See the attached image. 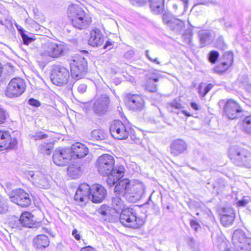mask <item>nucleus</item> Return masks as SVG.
<instances>
[{
	"instance_id": "f03ea898",
	"label": "nucleus",
	"mask_w": 251,
	"mask_h": 251,
	"mask_svg": "<svg viewBox=\"0 0 251 251\" xmlns=\"http://www.w3.org/2000/svg\"><path fill=\"white\" fill-rule=\"evenodd\" d=\"M67 14L72 25L78 29L87 28L92 22L91 18L86 14L82 8L78 5H70L68 8Z\"/></svg>"
},
{
	"instance_id": "f8f14e48",
	"label": "nucleus",
	"mask_w": 251,
	"mask_h": 251,
	"mask_svg": "<svg viewBox=\"0 0 251 251\" xmlns=\"http://www.w3.org/2000/svg\"><path fill=\"white\" fill-rule=\"evenodd\" d=\"M129 128V127L126 126L121 121L115 120L111 124L109 130L111 135L114 138L124 140L128 136Z\"/></svg>"
},
{
	"instance_id": "ea45409f",
	"label": "nucleus",
	"mask_w": 251,
	"mask_h": 251,
	"mask_svg": "<svg viewBox=\"0 0 251 251\" xmlns=\"http://www.w3.org/2000/svg\"><path fill=\"white\" fill-rule=\"evenodd\" d=\"M74 200L75 201H78L80 203H80V204H81L82 205L83 204H85L87 202L86 197H84V198L83 197L82 192H81V191H80V190L78 189V188H77V189L75 192V194L74 197Z\"/></svg>"
},
{
	"instance_id": "5701e85b",
	"label": "nucleus",
	"mask_w": 251,
	"mask_h": 251,
	"mask_svg": "<svg viewBox=\"0 0 251 251\" xmlns=\"http://www.w3.org/2000/svg\"><path fill=\"white\" fill-rule=\"evenodd\" d=\"M122 177V176L120 177L114 184L115 185L118 182V183L115 187L114 190L115 193L116 194L122 195L125 197L126 193V192L129 191V188L132 184L130 183L128 179L125 178L120 179Z\"/></svg>"
},
{
	"instance_id": "3c124183",
	"label": "nucleus",
	"mask_w": 251,
	"mask_h": 251,
	"mask_svg": "<svg viewBox=\"0 0 251 251\" xmlns=\"http://www.w3.org/2000/svg\"><path fill=\"white\" fill-rule=\"evenodd\" d=\"M229 242L226 240H223L222 241H221V249L223 248L224 249L222 251H231L229 250Z\"/></svg>"
},
{
	"instance_id": "774afa93",
	"label": "nucleus",
	"mask_w": 251,
	"mask_h": 251,
	"mask_svg": "<svg viewBox=\"0 0 251 251\" xmlns=\"http://www.w3.org/2000/svg\"><path fill=\"white\" fill-rule=\"evenodd\" d=\"M80 251H96V250L94 248L90 246H88L82 248Z\"/></svg>"
},
{
	"instance_id": "0e129e2a",
	"label": "nucleus",
	"mask_w": 251,
	"mask_h": 251,
	"mask_svg": "<svg viewBox=\"0 0 251 251\" xmlns=\"http://www.w3.org/2000/svg\"><path fill=\"white\" fill-rule=\"evenodd\" d=\"M248 203V201L246 199H242L237 202L238 205L240 206H245Z\"/></svg>"
},
{
	"instance_id": "de8ad7c7",
	"label": "nucleus",
	"mask_w": 251,
	"mask_h": 251,
	"mask_svg": "<svg viewBox=\"0 0 251 251\" xmlns=\"http://www.w3.org/2000/svg\"><path fill=\"white\" fill-rule=\"evenodd\" d=\"M219 52L217 51L212 50L209 54V60L212 63H215L219 57Z\"/></svg>"
},
{
	"instance_id": "4468645a",
	"label": "nucleus",
	"mask_w": 251,
	"mask_h": 251,
	"mask_svg": "<svg viewBox=\"0 0 251 251\" xmlns=\"http://www.w3.org/2000/svg\"><path fill=\"white\" fill-rule=\"evenodd\" d=\"M125 101L127 107L133 111H141L144 108V100L140 95L131 93L126 94Z\"/></svg>"
},
{
	"instance_id": "4d7b16f0",
	"label": "nucleus",
	"mask_w": 251,
	"mask_h": 251,
	"mask_svg": "<svg viewBox=\"0 0 251 251\" xmlns=\"http://www.w3.org/2000/svg\"><path fill=\"white\" fill-rule=\"evenodd\" d=\"M190 223L191 227L195 229V231H198L200 227L199 224L195 220H191Z\"/></svg>"
},
{
	"instance_id": "7c9ffc66",
	"label": "nucleus",
	"mask_w": 251,
	"mask_h": 251,
	"mask_svg": "<svg viewBox=\"0 0 251 251\" xmlns=\"http://www.w3.org/2000/svg\"><path fill=\"white\" fill-rule=\"evenodd\" d=\"M121 211L113 207H110L108 216L105 220L109 222L114 223L119 221Z\"/></svg>"
},
{
	"instance_id": "bb28decb",
	"label": "nucleus",
	"mask_w": 251,
	"mask_h": 251,
	"mask_svg": "<svg viewBox=\"0 0 251 251\" xmlns=\"http://www.w3.org/2000/svg\"><path fill=\"white\" fill-rule=\"evenodd\" d=\"M147 80L145 85V90L150 92L154 93L157 91V86L154 83L158 81V78L154 74L146 75Z\"/></svg>"
},
{
	"instance_id": "6e6552de",
	"label": "nucleus",
	"mask_w": 251,
	"mask_h": 251,
	"mask_svg": "<svg viewBox=\"0 0 251 251\" xmlns=\"http://www.w3.org/2000/svg\"><path fill=\"white\" fill-rule=\"evenodd\" d=\"M70 70L72 77L78 80L85 75L87 71V62L86 59L79 56L74 59L70 62Z\"/></svg>"
},
{
	"instance_id": "13d9d810",
	"label": "nucleus",
	"mask_w": 251,
	"mask_h": 251,
	"mask_svg": "<svg viewBox=\"0 0 251 251\" xmlns=\"http://www.w3.org/2000/svg\"><path fill=\"white\" fill-rule=\"evenodd\" d=\"M28 103L30 105L35 106V107H38L40 105V102L38 100H37L33 98H30L28 100Z\"/></svg>"
},
{
	"instance_id": "4be33fe9",
	"label": "nucleus",
	"mask_w": 251,
	"mask_h": 251,
	"mask_svg": "<svg viewBox=\"0 0 251 251\" xmlns=\"http://www.w3.org/2000/svg\"><path fill=\"white\" fill-rule=\"evenodd\" d=\"M104 42V36L100 30L98 28L92 30L88 40L89 45L94 47L101 46Z\"/></svg>"
},
{
	"instance_id": "412c9836",
	"label": "nucleus",
	"mask_w": 251,
	"mask_h": 251,
	"mask_svg": "<svg viewBox=\"0 0 251 251\" xmlns=\"http://www.w3.org/2000/svg\"><path fill=\"white\" fill-rule=\"evenodd\" d=\"M187 149L186 143L182 139L174 140L170 144V152L174 156H177L184 153Z\"/></svg>"
},
{
	"instance_id": "09e8293b",
	"label": "nucleus",
	"mask_w": 251,
	"mask_h": 251,
	"mask_svg": "<svg viewBox=\"0 0 251 251\" xmlns=\"http://www.w3.org/2000/svg\"><path fill=\"white\" fill-rule=\"evenodd\" d=\"M21 37L22 38L23 43L26 45H28L30 43L35 40V39L32 37H29L26 33L23 34L22 36H21Z\"/></svg>"
},
{
	"instance_id": "7ed1b4c3",
	"label": "nucleus",
	"mask_w": 251,
	"mask_h": 251,
	"mask_svg": "<svg viewBox=\"0 0 251 251\" xmlns=\"http://www.w3.org/2000/svg\"><path fill=\"white\" fill-rule=\"evenodd\" d=\"M227 153L230 159L236 165L251 168V153L248 150L233 145L229 148Z\"/></svg>"
},
{
	"instance_id": "a878e982",
	"label": "nucleus",
	"mask_w": 251,
	"mask_h": 251,
	"mask_svg": "<svg viewBox=\"0 0 251 251\" xmlns=\"http://www.w3.org/2000/svg\"><path fill=\"white\" fill-rule=\"evenodd\" d=\"M233 61V55L232 52L227 51L221 58V74L226 71L232 65Z\"/></svg>"
},
{
	"instance_id": "9d476101",
	"label": "nucleus",
	"mask_w": 251,
	"mask_h": 251,
	"mask_svg": "<svg viewBox=\"0 0 251 251\" xmlns=\"http://www.w3.org/2000/svg\"><path fill=\"white\" fill-rule=\"evenodd\" d=\"M9 196L11 202L22 207H27L31 203V200L29 194L22 189H16L13 190Z\"/></svg>"
},
{
	"instance_id": "6ab92c4d",
	"label": "nucleus",
	"mask_w": 251,
	"mask_h": 251,
	"mask_svg": "<svg viewBox=\"0 0 251 251\" xmlns=\"http://www.w3.org/2000/svg\"><path fill=\"white\" fill-rule=\"evenodd\" d=\"M107 192L104 187L99 184L91 186L90 200L94 203L101 202L105 198Z\"/></svg>"
},
{
	"instance_id": "5fc2aeb1",
	"label": "nucleus",
	"mask_w": 251,
	"mask_h": 251,
	"mask_svg": "<svg viewBox=\"0 0 251 251\" xmlns=\"http://www.w3.org/2000/svg\"><path fill=\"white\" fill-rule=\"evenodd\" d=\"M146 55L147 56V57L151 61H152V62H154L157 64H160V62L159 61L158 58L157 57H155V58H152L151 57L150 54H149V51L148 50H147L146 51Z\"/></svg>"
},
{
	"instance_id": "a211bd4d",
	"label": "nucleus",
	"mask_w": 251,
	"mask_h": 251,
	"mask_svg": "<svg viewBox=\"0 0 251 251\" xmlns=\"http://www.w3.org/2000/svg\"><path fill=\"white\" fill-rule=\"evenodd\" d=\"M29 179H31L33 183L36 186L43 189H48L50 184L47 178L44 175L39 172L34 173L33 171H29L26 175Z\"/></svg>"
},
{
	"instance_id": "f257e3e1",
	"label": "nucleus",
	"mask_w": 251,
	"mask_h": 251,
	"mask_svg": "<svg viewBox=\"0 0 251 251\" xmlns=\"http://www.w3.org/2000/svg\"><path fill=\"white\" fill-rule=\"evenodd\" d=\"M114 163V157L108 154L100 156L96 162L99 174L107 176L106 182L110 187L113 186L119 177L123 176L124 174V168L122 166L115 167Z\"/></svg>"
},
{
	"instance_id": "a18cd8bd",
	"label": "nucleus",
	"mask_w": 251,
	"mask_h": 251,
	"mask_svg": "<svg viewBox=\"0 0 251 251\" xmlns=\"http://www.w3.org/2000/svg\"><path fill=\"white\" fill-rule=\"evenodd\" d=\"M40 150L42 152L47 155L50 154V150L51 149V145L50 144H46L41 145Z\"/></svg>"
},
{
	"instance_id": "b1692460",
	"label": "nucleus",
	"mask_w": 251,
	"mask_h": 251,
	"mask_svg": "<svg viewBox=\"0 0 251 251\" xmlns=\"http://www.w3.org/2000/svg\"><path fill=\"white\" fill-rule=\"evenodd\" d=\"M69 148L72 150L71 155L73 158L75 157L77 158H83L88 153V149L84 144L80 143H76Z\"/></svg>"
},
{
	"instance_id": "cd10ccee",
	"label": "nucleus",
	"mask_w": 251,
	"mask_h": 251,
	"mask_svg": "<svg viewBox=\"0 0 251 251\" xmlns=\"http://www.w3.org/2000/svg\"><path fill=\"white\" fill-rule=\"evenodd\" d=\"M20 217L23 226L32 227L36 223L34 217L29 212L23 213Z\"/></svg>"
},
{
	"instance_id": "1a4fd4ad",
	"label": "nucleus",
	"mask_w": 251,
	"mask_h": 251,
	"mask_svg": "<svg viewBox=\"0 0 251 251\" xmlns=\"http://www.w3.org/2000/svg\"><path fill=\"white\" fill-rule=\"evenodd\" d=\"M26 84L24 79L20 77L12 78L9 82L5 95L10 98L20 96L25 90Z\"/></svg>"
},
{
	"instance_id": "39448f33",
	"label": "nucleus",
	"mask_w": 251,
	"mask_h": 251,
	"mask_svg": "<svg viewBox=\"0 0 251 251\" xmlns=\"http://www.w3.org/2000/svg\"><path fill=\"white\" fill-rule=\"evenodd\" d=\"M66 51V46L64 44L49 42L46 45L45 50L40 53V56L43 61L48 63L50 58H58L63 56Z\"/></svg>"
},
{
	"instance_id": "4c0bfd02",
	"label": "nucleus",
	"mask_w": 251,
	"mask_h": 251,
	"mask_svg": "<svg viewBox=\"0 0 251 251\" xmlns=\"http://www.w3.org/2000/svg\"><path fill=\"white\" fill-rule=\"evenodd\" d=\"M91 136L97 140H101L105 138V134L103 130L95 129L91 132Z\"/></svg>"
},
{
	"instance_id": "58836bf2",
	"label": "nucleus",
	"mask_w": 251,
	"mask_h": 251,
	"mask_svg": "<svg viewBox=\"0 0 251 251\" xmlns=\"http://www.w3.org/2000/svg\"><path fill=\"white\" fill-rule=\"evenodd\" d=\"M243 127L247 133L251 134V115L244 118L243 121Z\"/></svg>"
},
{
	"instance_id": "ddd939ff",
	"label": "nucleus",
	"mask_w": 251,
	"mask_h": 251,
	"mask_svg": "<svg viewBox=\"0 0 251 251\" xmlns=\"http://www.w3.org/2000/svg\"><path fill=\"white\" fill-rule=\"evenodd\" d=\"M71 151L69 148L56 149L52 155L53 162L58 166L66 165L73 159Z\"/></svg>"
},
{
	"instance_id": "2eb2a0df",
	"label": "nucleus",
	"mask_w": 251,
	"mask_h": 251,
	"mask_svg": "<svg viewBox=\"0 0 251 251\" xmlns=\"http://www.w3.org/2000/svg\"><path fill=\"white\" fill-rule=\"evenodd\" d=\"M242 110L234 100H229L226 102L223 110V116L229 119L237 118Z\"/></svg>"
},
{
	"instance_id": "9b49d317",
	"label": "nucleus",
	"mask_w": 251,
	"mask_h": 251,
	"mask_svg": "<svg viewBox=\"0 0 251 251\" xmlns=\"http://www.w3.org/2000/svg\"><path fill=\"white\" fill-rule=\"evenodd\" d=\"M145 192V186L144 184L137 181L131 185L124 197L129 202L134 203L143 197Z\"/></svg>"
},
{
	"instance_id": "49530a36",
	"label": "nucleus",
	"mask_w": 251,
	"mask_h": 251,
	"mask_svg": "<svg viewBox=\"0 0 251 251\" xmlns=\"http://www.w3.org/2000/svg\"><path fill=\"white\" fill-rule=\"evenodd\" d=\"M128 136H130L131 139L136 144H138L140 142V139L137 137L135 134V132L133 129L129 127L128 131Z\"/></svg>"
},
{
	"instance_id": "bf43d9fd",
	"label": "nucleus",
	"mask_w": 251,
	"mask_h": 251,
	"mask_svg": "<svg viewBox=\"0 0 251 251\" xmlns=\"http://www.w3.org/2000/svg\"><path fill=\"white\" fill-rule=\"evenodd\" d=\"M213 87V85L212 84H208L203 90V93H202V97L205 96L206 94L209 92V91Z\"/></svg>"
},
{
	"instance_id": "c03bdc74",
	"label": "nucleus",
	"mask_w": 251,
	"mask_h": 251,
	"mask_svg": "<svg viewBox=\"0 0 251 251\" xmlns=\"http://www.w3.org/2000/svg\"><path fill=\"white\" fill-rule=\"evenodd\" d=\"M48 137V135L45 134L43 131H37L32 136L31 138L34 140H40L46 139Z\"/></svg>"
},
{
	"instance_id": "680f3d73",
	"label": "nucleus",
	"mask_w": 251,
	"mask_h": 251,
	"mask_svg": "<svg viewBox=\"0 0 251 251\" xmlns=\"http://www.w3.org/2000/svg\"><path fill=\"white\" fill-rule=\"evenodd\" d=\"M72 235L76 240H79L80 239V236L78 233V231L76 229H74L72 231Z\"/></svg>"
},
{
	"instance_id": "f704fd0d",
	"label": "nucleus",
	"mask_w": 251,
	"mask_h": 251,
	"mask_svg": "<svg viewBox=\"0 0 251 251\" xmlns=\"http://www.w3.org/2000/svg\"><path fill=\"white\" fill-rule=\"evenodd\" d=\"M78 189L82 192L83 197L87 198V202L88 200H90L91 193V186H90L86 183L81 184L79 185Z\"/></svg>"
},
{
	"instance_id": "6e6d98bb",
	"label": "nucleus",
	"mask_w": 251,
	"mask_h": 251,
	"mask_svg": "<svg viewBox=\"0 0 251 251\" xmlns=\"http://www.w3.org/2000/svg\"><path fill=\"white\" fill-rule=\"evenodd\" d=\"M87 86L85 84H80L77 87L78 92L81 94L85 93L87 90Z\"/></svg>"
},
{
	"instance_id": "20e7f679",
	"label": "nucleus",
	"mask_w": 251,
	"mask_h": 251,
	"mask_svg": "<svg viewBox=\"0 0 251 251\" xmlns=\"http://www.w3.org/2000/svg\"><path fill=\"white\" fill-rule=\"evenodd\" d=\"M119 221L123 226L133 229L139 228L145 223L144 219L137 216L135 210L131 208L123 209L120 213Z\"/></svg>"
},
{
	"instance_id": "aec40b11",
	"label": "nucleus",
	"mask_w": 251,
	"mask_h": 251,
	"mask_svg": "<svg viewBox=\"0 0 251 251\" xmlns=\"http://www.w3.org/2000/svg\"><path fill=\"white\" fill-rule=\"evenodd\" d=\"M235 218L234 210L230 207L223 208L221 211V224L227 227L232 225Z\"/></svg>"
},
{
	"instance_id": "dca6fc26",
	"label": "nucleus",
	"mask_w": 251,
	"mask_h": 251,
	"mask_svg": "<svg viewBox=\"0 0 251 251\" xmlns=\"http://www.w3.org/2000/svg\"><path fill=\"white\" fill-rule=\"evenodd\" d=\"M109 104V97L106 94H102L97 98L94 102L93 105L94 111L99 115H103L108 110Z\"/></svg>"
},
{
	"instance_id": "c756f323",
	"label": "nucleus",
	"mask_w": 251,
	"mask_h": 251,
	"mask_svg": "<svg viewBox=\"0 0 251 251\" xmlns=\"http://www.w3.org/2000/svg\"><path fill=\"white\" fill-rule=\"evenodd\" d=\"M173 20L169 28L176 34H181L184 27V22L177 18Z\"/></svg>"
},
{
	"instance_id": "393cba45",
	"label": "nucleus",
	"mask_w": 251,
	"mask_h": 251,
	"mask_svg": "<svg viewBox=\"0 0 251 251\" xmlns=\"http://www.w3.org/2000/svg\"><path fill=\"white\" fill-rule=\"evenodd\" d=\"M50 245L49 238L46 235L41 234L35 237L33 240L34 248L38 250H43Z\"/></svg>"
},
{
	"instance_id": "a19ab883",
	"label": "nucleus",
	"mask_w": 251,
	"mask_h": 251,
	"mask_svg": "<svg viewBox=\"0 0 251 251\" xmlns=\"http://www.w3.org/2000/svg\"><path fill=\"white\" fill-rule=\"evenodd\" d=\"M9 209L8 201L4 199L0 198V214H6Z\"/></svg>"
},
{
	"instance_id": "0eeeda50",
	"label": "nucleus",
	"mask_w": 251,
	"mask_h": 251,
	"mask_svg": "<svg viewBox=\"0 0 251 251\" xmlns=\"http://www.w3.org/2000/svg\"><path fill=\"white\" fill-rule=\"evenodd\" d=\"M70 78V73L66 67L56 65L52 67L50 79L52 82L57 86H62L67 83Z\"/></svg>"
},
{
	"instance_id": "e2e57ef3",
	"label": "nucleus",
	"mask_w": 251,
	"mask_h": 251,
	"mask_svg": "<svg viewBox=\"0 0 251 251\" xmlns=\"http://www.w3.org/2000/svg\"><path fill=\"white\" fill-rule=\"evenodd\" d=\"M15 25H16V27L18 31L20 33L21 36H22L23 34H24L25 33V30L21 26H20V25H18L17 24H16Z\"/></svg>"
},
{
	"instance_id": "37998d69",
	"label": "nucleus",
	"mask_w": 251,
	"mask_h": 251,
	"mask_svg": "<svg viewBox=\"0 0 251 251\" xmlns=\"http://www.w3.org/2000/svg\"><path fill=\"white\" fill-rule=\"evenodd\" d=\"M109 208L110 207L109 206L103 204L102 205L98 210V212L102 216L104 220L108 216Z\"/></svg>"
},
{
	"instance_id": "338daca9",
	"label": "nucleus",
	"mask_w": 251,
	"mask_h": 251,
	"mask_svg": "<svg viewBox=\"0 0 251 251\" xmlns=\"http://www.w3.org/2000/svg\"><path fill=\"white\" fill-rule=\"evenodd\" d=\"M188 244L192 249L195 250L196 243H195V241L193 238H189V241H188Z\"/></svg>"
},
{
	"instance_id": "8fccbe9b",
	"label": "nucleus",
	"mask_w": 251,
	"mask_h": 251,
	"mask_svg": "<svg viewBox=\"0 0 251 251\" xmlns=\"http://www.w3.org/2000/svg\"><path fill=\"white\" fill-rule=\"evenodd\" d=\"M179 99H175L169 103V105L171 107L175 108V109H181L182 108V105L179 102Z\"/></svg>"
},
{
	"instance_id": "c85d7f7f",
	"label": "nucleus",
	"mask_w": 251,
	"mask_h": 251,
	"mask_svg": "<svg viewBox=\"0 0 251 251\" xmlns=\"http://www.w3.org/2000/svg\"><path fill=\"white\" fill-rule=\"evenodd\" d=\"M150 8L155 14L162 13L164 6V0H149Z\"/></svg>"
},
{
	"instance_id": "72a5a7b5",
	"label": "nucleus",
	"mask_w": 251,
	"mask_h": 251,
	"mask_svg": "<svg viewBox=\"0 0 251 251\" xmlns=\"http://www.w3.org/2000/svg\"><path fill=\"white\" fill-rule=\"evenodd\" d=\"M111 204L113 208L122 211L125 209L124 201L121 199L119 196L113 197L111 200Z\"/></svg>"
},
{
	"instance_id": "e433bc0d",
	"label": "nucleus",
	"mask_w": 251,
	"mask_h": 251,
	"mask_svg": "<svg viewBox=\"0 0 251 251\" xmlns=\"http://www.w3.org/2000/svg\"><path fill=\"white\" fill-rule=\"evenodd\" d=\"M162 21L164 24H165L169 27L175 18L171 13L170 12H165L162 15Z\"/></svg>"
},
{
	"instance_id": "69168bd1",
	"label": "nucleus",
	"mask_w": 251,
	"mask_h": 251,
	"mask_svg": "<svg viewBox=\"0 0 251 251\" xmlns=\"http://www.w3.org/2000/svg\"><path fill=\"white\" fill-rule=\"evenodd\" d=\"M112 44L109 41H106L105 44L103 46V48L104 49L110 50V49H111L112 48Z\"/></svg>"
},
{
	"instance_id": "2f4dec72",
	"label": "nucleus",
	"mask_w": 251,
	"mask_h": 251,
	"mask_svg": "<svg viewBox=\"0 0 251 251\" xmlns=\"http://www.w3.org/2000/svg\"><path fill=\"white\" fill-rule=\"evenodd\" d=\"M200 40L201 47L210 44L212 41V37L207 31H201L199 32Z\"/></svg>"
},
{
	"instance_id": "864d4df0",
	"label": "nucleus",
	"mask_w": 251,
	"mask_h": 251,
	"mask_svg": "<svg viewBox=\"0 0 251 251\" xmlns=\"http://www.w3.org/2000/svg\"><path fill=\"white\" fill-rule=\"evenodd\" d=\"M148 0H129L132 4L136 6H141L147 2Z\"/></svg>"
},
{
	"instance_id": "79ce46f5",
	"label": "nucleus",
	"mask_w": 251,
	"mask_h": 251,
	"mask_svg": "<svg viewBox=\"0 0 251 251\" xmlns=\"http://www.w3.org/2000/svg\"><path fill=\"white\" fill-rule=\"evenodd\" d=\"M193 35L192 30L189 29L186 30L184 34L182 35V37L185 42L188 45H190Z\"/></svg>"
},
{
	"instance_id": "c9c22d12",
	"label": "nucleus",
	"mask_w": 251,
	"mask_h": 251,
	"mask_svg": "<svg viewBox=\"0 0 251 251\" xmlns=\"http://www.w3.org/2000/svg\"><path fill=\"white\" fill-rule=\"evenodd\" d=\"M9 226L12 228L21 229L23 227L21 217L20 218L15 216L11 217L9 222Z\"/></svg>"
},
{
	"instance_id": "473e14b6",
	"label": "nucleus",
	"mask_w": 251,
	"mask_h": 251,
	"mask_svg": "<svg viewBox=\"0 0 251 251\" xmlns=\"http://www.w3.org/2000/svg\"><path fill=\"white\" fill-rule=\"evenodd\" d=\"M67 170L68 174L73 179L78 177L81 174L80 166L76 165H70Z\"/></svg>"
},
{
	"instance_id": "603ef678",
	"label": "nucleus",
	"mask_w": 251,
	"mask_h": 251,
	"mask_svg": "<svg viewBox=\"0 0 251 251\" xmlns=\"http://www.w3.org/2000/svg\"><path fill=\"white\" fill-rule=\"evenodd\" d=\"M6 120V111L0 106V124L4 123Z\"/></svg>"
},
{
	"instance_id": "f3484780",
	"label": "nucleus",
	"mask_w": 251,
	"mask_h": 251,
	"mask_svg": "<svg viewBox=\"0 0 251 251\" xmlns=\"http://www.w3.org/2000/svg\"><path fill=\"white\" fill-rule=\"evenodd\" d=\"M17 144V140L12 138L8 131L0 130V151L14 149L16 147Z\"/></svg>"
},
{
	"instance_id": "052dcab7",
	"label": "nucleus",
	"mask_w": 251,
	"mask_h": 251,
	"mask_svg": "<svg viewBox=\"0 0 251 251\" xmlns=\"http://www.w3.org/2000/svg\"><path fill=\"white\" fill-rule=\"evenodd\" d=\"M134 55V50H129V51H127L125 54V56L126 58H127V59H130L131 58H132Z\"/></svg>"
},
{
	"instance_id": "423d86ee",
	"label": "nucleus",
	"mask_w": 251,
	"mask_h": 251,
	"mask_svg": "<svg viewBox=\"0 0 251 251\" xmlns=\"http://www.w3.org/2000/svg\"><path fill=\"white\" fill-rule=\"evenodd\" d=\"M232 241L236 251H251V238L247 237L241 229L234 231Z\"/></svg>"
}]
</instances>
